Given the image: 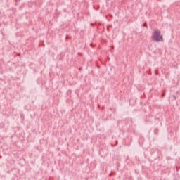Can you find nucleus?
<instances>
[{"mask_svg": "<svg viewBox=\"0 0 180 180\" xmlns=\"http://www.w3.org/2000/svg\"><path fill=\"white\" fill-rule=\"evenodd\" d=\"M151 38L153 39V40H154V41H156V43H159L160 41H164V37L161 34V31H160V30L158 29L154 30Z\"/></svg>", "mask_w": 180, "mask_h": 180, "instance_id": "f257e3e1", "label": "nucleus"}, {"mask_svg": "<svg viewBox=\"0 0 180 180\" xmlns=\"http://www.w3.org/2000/svg\"><path fill=\"white\" fill-rule=\"evenodd\" d=\"M143 27H146L147 26V24L145 22L143 25Z\"/></svg>", "mask_w": 180, "mask_h": 180, "instance_id": "f03ea898", "label": "nucleus"}, {"mask_svg": "<svg viewBox=\"0 0 180 180\" xmlns=\"http://www.w3.org/2000/svg\"><path fill=\"white\" fill-rule=\"evenodd\" d=\"M173 98H174V99H176V97H175V96H174Z\"/></svg>", "mask_w": 180, "mask_h": 180, "instance_id": "7ed1b4c3", "label": "nucleus"}]
</instances>
